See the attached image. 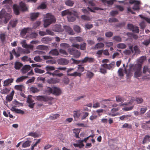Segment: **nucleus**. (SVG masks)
<instances>
[{
    "mask_svg": "<svg viewBox=\"0 0 150 150\" xmlns=\"http://www.w3.org/2000/svg\"><path fill=\"white\" fill-rule=\"evenodd\" d=\"M11 16L10 14L6 13L4 9H2L0 11V24H2L4 20L5 21V23H6Z\"/></svg>",
    "mask_w": 150,
    "mask_h": 150,
    "instance_id": "f257e3e1",
    "label": "nucleus"
},
{
    "mask_svg": "<svg viewBox=\"0 0 150 150\" xmlns=\"http://www.w3.org/2000/svg\"><path fill=\"white\" fill-rule=\"evenodd\" d=\"M46 18L44 20V27L46 28L50 25L56 21V19L54 16L50 13H47L45 16Z\"/></svg>",
    "mask_w": 150,
    "mask_h": 150,
    "instance_id": "f03ea898",
    "label": "nucleus"
},
{
    "mask_svg": "<svg viewBox=\"0 0 150 150\" xmlns=\"http://www.w3.org/2000/svg\"><path fill=\"white\" fill-rule=\"evenodd\" d=\"M19 5L20 6L16 4H14L13 7L14 13L16 15L19 14L20 8L23 11H26L27 9L25 4L23 2H21Z\"/></svg>",
    "mask_w": 150,
    "mask_h": 150,
    "instance_id": "7ed1b4c3",
    "label": "nucleus"
},
{
    "mask_svg": "<svg viewBox=\"0 0 150 150\" xmlns=\"http://www.w3.org/2000/svg\"><path fill=\"white\" fill-rule=\"evenodd\" d=\"M115 62H112L111 63L108 64L104 63L101 65L102 68H101L100 69V71L101 73L103 74H105L106 73V69L109 70L112 69L115 67Z\"/></svg>",
    "mask_w": 150,
    "mask_h": 150,
    "instance_id": "20e7f679",
    "label": "nucleus"
},
{
    "mask_svg": "<svg viewBox=\"0 0 150 150\" xmlns=\"http://www.w3.org/2000/svg\"><path fill=\"white\" fill-rule=\"evenodd\" d=\"M134 68L135 71L134 76L136 78L141 76L142 75L141 65L139 64H136Z\"/></svg>",
    "mask_w": 150,
    "mask_h": 150,
    "instance_id": "39448f33",
    "label": "nucleus"
},
{
    "mask_svg": "<svg viewBox=\"0 0 150 150\" xmlns=\"http://www.w3.org/2000/svg\"><path fill=\"white\" fill-rule=\"evenodd\" d=\"M53 99L52 97L45 95L38 96L36 97V100L40 101L47 102L49 101H52Z\"/></svg>",
    "mask_w": 150,
    "mask_h": 150,
    "instance_id": "423d86ee",
    "label": "nucleus"
},
{
    "mask_svg": "<svg viewBox=\"0 0 150 150\" xmlns=\"http://www.w3.org/2000/svg\"><path fill=\"white\" fill-rule=\"evenodd\" d=\"M68 49L70 54L73 55L75 58H78L80 56V52L77 49L74 48H69Z\"/></svg>",
    "mask_w": 150,
    "mask_h": 150,
    "instance_id": "0eeeda50",
    "label": "nucleus"
},
{
    "mask_svg": "<svg viewBox=\"0 0 150 150\" xmlns=\"http://www.w3.org/2000/svg\"><path fill=\"white\" fill-rule=\"evenodd\" d=\"M16 50L15 51L14 49H13L12 51V52L16 58L20 57L21 54H23V49L21 47H18L16 49Z\"/></svg>",
    "mask_w": 150,
    "mask_h": 150,
    "instance_id": "6e6552de",
    "label": "nucleus"
},
{
    "mask_svg": "<svg viewBox=\"0 0 150 150\" xmlns=\"http://www.w3.org/2000/svg\"><path fill=\"white\" fill-rule=\"evenodd\" d=\"M89 4V7H87V9L89 11H91L92 12H94L93 10H102L100 8L95 7V4L93 1H89L88 2Z\"/></svg>",
    "mask_w": 150,
    "mask_h": 150,
    "instance_id": "1a4fd4ad",
    "label": "nucleus"
},
{
    "mask_svg": "<svg viewBox=\"0 0 150 150\" xmlns=\"http://www.w3.org/2000/svg\"><path fill=\"white\" fill-rule=\"evenodd\" d=\"M86 43L83 42L80 45L78 44H73L71 45V46L72 47L76 48L77 49H79L80 48L81 50H86Z\"/></svg>",
    "mask_w": 150,
    "mask_h": 150,
    "instance_id": "9d476101",
    "label": "nucleus"
},
{
    "mask_svg": "<svg viewBox=\"0 0 150 150\" xmlns=\"http://www.w3.org/2000/svg\"><path fill=\"white\" fill-rule=\"evenodd\" d=\"M129 3L130 4H134L132 8V9L134 10H137L139 9V4L140 2L139 1L135 0H129Z\"/></svg>",
    "mask_w": 150,
    "mask_h": 150,
    "instance_id": "9b49d317",
    "label": "nucleus"
},
{
    "mask_svg": "<svg viewBox=\"0 0 150 150\" xmlns=\"http://www.w3.org/2000/svg\"><path fill=\"white\" fill-rule=\"evenodd\" d=\"M32 31V28H24L21 31V35L22 37L24 38L25 35L27 33H29Z\"/></svg>",
    "mask_w": 150,
    "mask_h": 150,
    "instance_id": "f8f14e48",
    "label": "nucleus"
},
{
    "mask_svg": "<svg viewBox=\"0 0 150 150\" xmlns=\"http://www.w3.org/2000/svg\"><path fill=\"white\" fill-rule=\"evenodd\" d=\"M53 31L57 32H61L63 31V29L62 28V26L60 25H55L52 28Z\"/></svg>",
    "mask_w": 150,
    "mask_h": 150,
    "instance_id": "ddd939ff",
    "label": "nucleus"
},
{
    "mask_svg": "<svg viewBox=\"0 0 150 150\" xmlns=\"http://www.w3.org/2000/svg\"><path fill=\"white\" fill-rule=\"evenodd\" d=\"M58 64L60 65H64L67 64L69 63V61L66 59L61 58L59 59L57 61Z\"/></svg>",
    "mask_w": 150,
    "mask_h": 150,
    "instance_id": "4468645a",
    "label": "nucleus"
},
{
    "mask_svg": "<svg viewBox=\"0 0 150 150\" xmlns=\"http://www.w3.org/2000/svg\"><path fill=\"white\" fill-rule=\"evenodd\" d=\"M95 61V59L93 57H86L84 59H82L81 61L82 63H85L88 62L89 63H92Z\"/></svg>",
    "mask_w": 150,
    "mask_h": 150,
    "instance_id": "2eb2a0df",
    "label": "nucleus"
},
{
    "mask_svg": "<svg viewBox=\"0 0 150 150\" xmlns=\"http://www.w3.org/2000/svg\"><path fill=\"white\" fill-rule=\"evenodd\" d=\"M43 94L50 95L51 94H52L53 87H47L43 90Z\"/></svg>",
    "mask_w": 150,
    "mask_h": 150,
    "instance_id": "dca6fc26",
    "label": "nucleus"
},
{
    "mask_svg": "<svg viewBox=\"0 0 150 150\" xmlns=\"http://www.w3.org/2000/svg\"><path fill=\"white\" fill-rule=\"evenodd\" d=\"M31 68V67L30 66L25 65L21 69V71L23 73L25 74L30 70Z\"/></svg>",
    "mask_w": 150,
    "mask_h": 150,
    "instance_id": "f3484780",
    "label": "nucleus"
},
{
    "mask_svg": "<svg viewBox=\"0 0 150 150\" xmlns=\"http://www.w3.org/2000/svg\"><path fill=\"white\" fill-rule=\"evenodd\" d=\"M102 2L105 5L108 6H111L114 3L115 0H101Z\"/></svg>",
    "mask_w": 150,
    "mask_h": 150,
    "instance_id": "a211bd4d",
    "label": "nucleus"
},
{
    "mask_svg": "<svg viewBox=\"0 0 150 150\" xmlns=\"http://www.w3.org/2000/svg\"><path fill=\"white\" fill-rule=\"evenodd\" d=\"M27 102L29 103V107L30 108H33V107L35 103H34V100L32 98L28 97Z\"/></svg>",
    "mask_w": 150,
    "mask_h": 150,
    "instance_id": "6ab92c4d",
    "label": "nucleus"
},
{
    "mask_svg": "<svg viewBox=\"0 0 150 150\" xmlns=\"http://www.w3.org/2000/svg\"><path fill=\"white\" fill-rule=\"evenodd\" d=\"M61 93V91L59 88L55 87H53V94L56 96H58Z\"/></svg>",
    "mask_w": 150,
    "mask_h": 150,
    "instance_id": "aec40b11",
    "label": "nucleus"
},
{
    "mask_svg": "<svg viewBox=\"0 0 150 150\" xmlns=\"http://www.w3.org/2000/svg\"><path fill=\"white\" fill-rule=\"evenodd\" d=\"M23 47L25 48H28L30 49H33V46L30 45H27L25 40H23L21 42Z\"/></svg>",
    "mask_w": 150,
    "mask_h": 150,
    "instance_id": "412c9836",
    "label": "nucleus"
},
{
    "mask_svg": "<svg viewBox=\"0 0 150 150\" xmlns=\"http://www.w3.org/2000/svg\"><path fill=\"white\" fill-rule=\"evenodd\" d=\"M119 109V108H112L111 110V111L112 112V113H108V115L112 117H114L117 115H118L117 113H114V112H115L118 111Z\"/></svg>",
    "mask_w": 150,
    "mask_h": 150,
    "instance_id": "4be33fe9",
    "label": "nucleus"
},
{
    "mask_svg": "<svg viewBox=\"0 0 150 150\" xmlns=\"http://www.w3.org/2000/svg\"><path fill=\"white\" fill-rule=\"evenodd\" d=\"M64 28L65 30L69 34L71 35H74V33L72 29L70 27L67 26H64Z\"/></svg>",
    "mask_w": 150,
    "mask_h": 150,
    "instance_id": "5701e85b",
    "label": "nucleus"
},
{
    "mask_svg": "<svg viewBox=\"0 0 150 150\" xmlns=\"http://www.w3.org/2000/svg\"><path fill=\"white\" fill-rule=\"evenodd\" d=\"M46 71H47V72L45 73L46 74H48L49 75H50V74L52 73L50 72L51 71L54 70L55 69L54 67L53 66H48L45 67Z\"/></svg>",
    "mask_w": 150,
    "mask_h": 150,
    "instance_id": "b1692460",
    "label": "nucleus"
},
{
    "mask_svg": "<svg viewBox=\"0 0 150 150\" xmlns=\"http://www.w3.org/2000/svg\"><path fill=\"white\" fill-rule=\"evenodd\" d=\"M11 111L13 112H14L18 114H23L25 113V112L22 110L20 109H18L15 108L14 107H12L11 109Z\"/></svg>",
    "mask_w": 150,
    "mask_h": 150,
    "instance_id": "393cba45",
    "label": "nucleus"
},
{
    "mask_svg": "<svg viewBox=\"0 0 150 150\" xmlns=\"http://www.w3.org/2000/svg\"><path fill=\"white\" fill-rule=\"evenodd\" d=\"M39 13H33L30 14V18L32 21H34L38 16Z\"/></svg>",
    "mask_w": 150,
    "mask_h": 150,
    "instance_id": "a878e982",
    "label": "nucleus"
},
{
    "mask_svg": "<svg viewBox=\"0 0 150 150\" xmlns=\"http://www.w3.org/2000/svg\"><path fill=\"white\" fill-rule=\"evenodd\" d=\"M50 55L57 56L59 55V53L58 50L56 49H54L51 50L49 52Z\"/></svg>",
    "mask_w": 150,
    "mask_h": 150,
    "instance_id": "bb28decb",
    "label": "nucleus"
},
{
    "mask_svg": "<svg viewBox=\"0 0 150 150\" xmlns=\"http://www.w3.org/2000/svg\"><path fill=\"white\" fill-rule=\"evenodd\" d=\"M52 40V38L50 37H45L41 39V41L43 43L47 44Z\"/></svg>",
    "mask_w": 150,
    "mask_h": 150,
    "instance_id": "cd10ccee",
    "label": "nucleus"
},
{
    "mask_svg": "<svg viewBox=\"0 0 150 150\" xmlns=\"http://www.w3.org/2000/svg\"><path fill=\"white\" fill-rule=\"evenodd\" d=\"M13 79H8L4 81L3 86H8L10 83H11L13 81Z\"/></svg>",
    "mask_w": 150,
    "mask_h": 150,
    "instance_id": "c85d7f7f",
    "label": "nucleus"
},
{
    "mask_svg": "<svg viewBox=\"0 0 150 150\" xmlns=\"http://www.w3.org/2000/svg\"><path fill=\"white\" fill-rule=\"evenodd\" d=\"M91 136L90 135L88 137L84 139L83 140H78V144L79 145V147L80 148H81L84 146V144L83 143V141H85V142H86V140L88 139V138Z\"/></svg>",
    "mask_w": 150,
    "mask_h": 150,
    "instance_id": "c756f323",
    "label": "nucleus"
},
{
    "mask_svg": "<svg viewBox=\"0 0 150 150\" xmlns=\"http://www.w3.org/2000/svg\"><path fill=\"white\" fill-rule=\"evenodd\" d=\"M104 44L102 42H99L96 44L94 47L95 49H101L103 48L104 46Z\"/></svg>",
    "mask_w": 150,
    "mask_h": 150,
    "instance_id": "7c9ffc66",
    "label": "nucleus"
},
{
    "mask_svg": "<svg viewBox=\"0 0 150 150\" xmlns=\"http://www.w3.org/2000/svg\"><path fill=\"white\" fill-rule=\"evenodd\" d=\"M67 18L68 21L70 22L74 21L76 19L75 16L71 13V14H70L67 16Z\"/></svg>",
    "mask_w": 150,
    "mask_h": 150,
    "instance_id": "2f4dec72",
    "label": "nucleus"
},
{
    "mask_svg": "<svg viewBox=\"0 0 150 150\" xmlns=\"http://www.w3.org/2000/svg\"><path fill=\"white\" fill-rule=\"evenodd\" d=\"M59 71L58 70L55 71L53 73H52L50 75H52L54 76H58L59 77H61L63 75L62 73H59Z\"/></svg>",
    "mask_w": 150,
    "mask_h": 150,
    "instance_id": "473e14b6",
    "label": "nucleus"
},
{
    "mask_svg": "<svg viewBox=\"0 0 150 150\" xmlns=\"http://www.w3.org/2000/svg\"><path fill=\"white\" fill-rule=\"evenodd\" d=\"M23 64L21 63L16 62L14 64V68L18 70L22 67Z\"/></svg>",
    "mask_w": 150,
    "mask_h": 150,
    "instance_id": "72a5a7b5",
    "label": "nucleus"
},
{
    "mask_svg": "<svg viewBox=\"0 0 150 150\" xmlns=\"http://www.w3.org/2000/svg\"><path fill=\"white\" fill-rule=\"evenodd\" d=\"M81 114V113L79 111H74L73 113V116L75 119H77L80 117Z\"/></svg>",
    "mask_w": 150,
    "mask_h": 150,
    "instance_id": "f704fd0d",
    "label": "nucleus"
},
{
    "mask_svg": "<svg viewBox=\"0 0 150 150\" xmlns=\"http://www.w3.org/2000/svg\"><path fill=\"white\" fill-rule=\"evenodd\" d=\"M74 3V1L71 0H67L65 1V4L66 5L70 7L72 6Z\"/></svg>",
    "mask_w": 150,
    "mask_h": 150,
    "instance_id": "c9c22d12",
    "label": "nucleus"
},
{
    "mask_svg": "<svg viewBox=\"0 0 150 150\" xmlns=\"http://www.w3.org/2000/svg\"><path fill=\"white\" fill-rule=\"evenodd\" d=\"M14 88L17 90L22 91L24 88V87L23 85H16L15 86Z\"/></svg>",
    "mask_w": 150,
    "mask_h": 150,
    "instance_id": "e433bc0d",
    "label": "nucleus"
},
{
    "mask_svg": "<svg viewBox=\"0 0 150 150\" xmlns=\"http://www.w3.org/2000/svg\"><path fill=\"white\" fill-rule=\"evenodd\" d=\"M30 91L33 93H37L39 92L40 90L36 87L32 86L30 88Z\"/></svg>",
    "mask_w": 150,
    "mask_h": 150,
    "instance_id": "4c0bfd02",
    "label": "nucleus"
},
{
    "mask_svg": "<svg viewBox=\"0 0 150 150\" xmlns=\"http://www.w3.org/2000/svg\"><path fill=\"white\" fill-rule=\"evenodd\" d=\"M28 77V76H21L17 78L16 79V81L17 83L22 82L26 78H27Z\"/></svg>",
    "mask_w": 150,
    "mask_h": 150,
    "instance_id": "58836bf2",
    "label": "nucleus"
},
{
    "mask_svg": "<svg viewBox=\"0 0 150 150\" xmlns=\"http://www.w3.org/2000/svg\"><path fill=\"white\" fill-rule=\"evenodd\" d=\"M129 48L130 50H125L123 52L124 53L127 55L129 54L131 52L133 53L134 52L132 49V47L130 46Z\"/></svg>",
    "mask_w": 150,
    "mask_h": 150,
    "instance_id": "ea45409f",
    "label": "nucleus"
},
{
    "mask_svg": "<svg viewBox=\"0 0 150 150\" xmlns=\"http://www.w3.org/2000/svg\"><path fill=\"white\" fill-rule=\"evenodd\" d=\"M31 142L29 140H27L24 142L22 145V146L23 148H26L29 147L30 145Z\"/></svg>",
    "mask_w": 150,
    "mask_h": 150,
    "instance_id": "a19ab883",
    "label": "nucleus"
},
{
    "mask_svg": "<svg viewBox=\"0 0 150 150\" xmlns=\"http://www.w3.org/2000/svg\"><path fill=\"white\" fill-rule=\"evenodd\" d=\"M67 75L71 76H80L81 74L77 72H75L71 74L68 73Z\"/></svg>",
    "mask_w": 150,
    "mask_h": 150,
    "instance_id": "79ce46f5",
    "label": "nucleus"
},
{
    "mask_svg": "<svg viewBox=\"0 0 150 150\" xmlns=\"http://www.w3.org/2000/svg\"><path fill=\"white\" fill-rule=\"evenodd\" d=\"M116 100L117 102H123L125 100L124 98L122 97L117 96L116 97Z\"/></svg>",
    "mask_w": 150,
    "mask_h": 150,
    "instance_id": "37998d69",
    "label": "nucleus"
},
{
    "mask_svg": "<svg viewBox=\"0 0 150 150\" xmlns=\"http://www.w3.org/2000/svg\"><path fill=\"white\" fill-rule=\"evenodd\" d=\"M62 16H63L67 15V16H69L70 14H71V12H70L68 10H66L65 11H63L62 12Z\"/></svg>",
    "mask_w": 150,
    "mask_h": 150,
    "instance_id": "c03bdc74",
    "label": "nucleus"
},
{
    "mask_svg": "<svg viewBox=\"0 0 150 150\" xmlns=\"http://www.w3.org/2000/svg\"><path fill=\"white\" fill-rule=\"evenodd\" d=\"M59 115L57 114L51 115L50 117V118L51 120L56 119L59 117Z\"/></svg>",
    "mask_w": 150,
    "mask_h": 150,
    "instance_id": "a18cd8bd",
    "label": "nucleus"
},
{
    "mask_svg": "<svg viewBox=\"0 0 150 150\" xmlns=\"http://www.w3.org/2000/svg\"><path fill=\"white\" fill-rule=\"evenodd\" d=\"M60 46L61 47L64 49L68 48L69 47V44L64 43H63L60 44Z\"/></svg>",
    "mask_w": 150,
    "mask_h": 150,
    "instance_id": "49530a36",
    "label": "nucleus"
},
{
    "mask_svg": "<svg viewBox=\"0 0 150 150\" xmlns=\"http://www.w3.org/2000/svg\"><path fill=\"white\" fill-rule=\"evenodd\" d=\"M17 23V20L11 21L10 22L9 24L12 27H14L16 26Z\"/></svg>",
    "mask_w": 150,
    "mask_h": 150,
    "instance_id": "de8ad7c7",
    "label": "nucleus"
},
{
    "mask_svg": "<svg viewBox=\"0 0 150 150\" xmlns=\"http://www.w3.org/2000/svg\"><path fill=\"white\" fill-rule=\"evenodd\" d=\"M74 40L75 42H80L83 41V38L81 37H76L74 38Z\"/></svg>",
    "mask_w": 150,
    "mask_h": 150,
    "instance_id": "09e8293b",
    "label": "nucleus"
},
{
    "mask_svg": "<svg viewBox=\"0 0 150 150\" xmlns=\"http://www.w3.org/2000/svg\"><path fill=\"white\" fill-rule=\"evenodd\" d=\"M147 110V108L146 107H142L141 108L140 111V114L143 115L144 114Z\"/></svg>",
    "mask_w": 150,
    "mask_h": 150,
    "instance_id": "8fccbe9b",
    "label": "nucleus"
},
{
    "mask_svg": "<svg viewBox=\"0 0 150 150\" xmlns=\"http://www.w3.org/2000/svg\"><path fill=\"white\" fill-rule=\"evenodd\" d=\"M10 90L7 88H5L1 90L0 92L2 94H6L9 93Z\"/></svg>",
    "mask_w": 150,
    "mask_h": 150,
    "instance_id": "3c124183",
    "label": "nucleus"
},
{
    "mask_svg": "<svg viewBox=\"0 0 150 150\" xmlns=\"http://www.w3.org/2000/svg\"><path fill=\"white\" fill-rule=\"evenodd\" d=\"M34 70L35 72L37 73L41 74L45 72L44 70H42L38 68H36Z\"/></svg>",
    "mask_w": 150,
    "mask_h": 150,
    "instance_id": "603ef678",
    "label": "nucleus"
},
{
    "mask_svg": "<svg viewBox=\"0 0 150 150\" xmlns=\"http://www.w3.org/2000/svg\"><path fill=\"white\" fill-rule=\"evenodd\" d=\"M113 40L117 42H120L122 41V39L119 36H114L113 38Z\"/></svg>",
    "mask_w": 150,
    "mask_h": 150,
    "instance_id": "864d4df0",
    "label": "nucleus"
},
{
    "mask_svg": "<svg viewBox=\"0 0 150 150\" xmlns=\"http://www.w3.org/2000/svg\"><path fill=\"white\" fill-rule=\"evenodd\" d=\"M21 60L23 62H28L31 59L29 57H28L25 56H24L21 58Z\"/></svg>",
    "mask_w": 150,
    "mask_h": 150,
    "instance_id": "5fc2aeb1",
    "label": "nucleus"
},
{
    "mask_svg": "<svg viewBox=\"0 0 150 150\" xmlns=\"http://www.w3.org/2000/svg\"><path fill=\"white\" fill-rule=\"evenodd\" d=\"M117 46V48L121 49H124L126 47L125 45L122 43H120L118 44Z\"/></svg>",
    "mask_w": 150,
    "mask_h": 150,
    "instance_id": "6e6d98bb",
    "label": "nucleus"
},
{
    "mask_svg": "<svg viewBox=\"0 0 150 150\" xmlns=\"http://www.w3.org/2000/svg\"><path fill=\"white\" fill-rule=\"evenodd\" d=\"M135 101L136 102L137 104H140L143 102V99L139 97H137L135 99Z\"/></svg>",
    "mask_w": 150,
    "mask_h": 150,
    "instance_id": "4d7b16f0",
    "label": "nucleus"
},
{
    "mask_svg": "<svg viewBox=\"0 0 150 150\" xmlns=\"http://www.w3.org/2000/svg\"><path fill=\"white\" fill-rule=\"evenodd\" d=\"M74 30L75 31L78 33H79L81 32V28L78 25H76L74 27Z\"/></svg>",
    "mask_w": 150,
    "mask_h": 150,
    "instance_id": "13d9d810",
    "label": "nucleus"
},
{
    "mask_svg": "<svg viewBox=\"0 0 150 150\" xmlns=\"http://www.w3.org/2000/svg\"><path fill=\"white\" fill-rule=\"evenodd\" d=\"M74 133H75L76 137L79 138V135L80 132V130L78 129H74L73 130Z\"/></svg>",
    "mask_w": 150,
    "mask_h": 150,
    "instance_id": "bf43d9fd",
    "label": "nucleus"
},
{
    "mask_svg": "<svg viewBox=\"0 0 150 150\" xmlns=\"http://www.w3.org/2000/svg\"><path fill=\"white\" fill-rule=\"evenodd\" d=\"M25 49H23V53L24 54H28L30 52V50H33V49H30L28 48H25Z\"/></svg>",
    "mask_w": 150,
    "mask_h": 150,
    "instance_id": "052dcab7",
    "label": "nucleus"
},
{
    "mask_svg": "<svg viewBox=\"0 0 150 150\" xmlns=\"http://www.w3.org/2000/svg\"><path fill=\"white\" fill-rule=\"evenodd\" d=\"M134 50L133 52H134L135 53H139L140 52V50L139 47L137 46H135L133 47Z\"/></svg>",
    "mask_w": 150,
    "mask_h": 150,
    "instance_id": "680f3d73",
    "label": "nucleus"
},
{
    "mask_svg": "<svg viewBox=\"0 0 150 150\" xmlns=\"http://www.w3.org/2000/svg\"><path fill=\"white\" fill-rule=\"evenodd\" d=\"M146 22L144 21H142L139 24V25L141 28L143 30L146 27Z\"/></svg>",
    "mask_w": 150,
    "mask_h": 150,
    "instance_id": "e2e57ef3",
    "label": "nucleus"
},
{
    "mask_svg": "<svg viewBox=\"0 0 150 150\" xmlns=\"http://www.w3.org/2000/svg\"><path fill=\"white\" fill-rule=\"evenodd\" d=\"M93 73L89 71H88L86 74L87 76L89 79L91 78L93 76Z\"/></svg>",
    "mask_w": 150,
    "mask_h": 150,
    "instance_id": "0e129e2a",
    "label": "nucleus"
},
{
    "mask_svg": "<svg viewBox=\"0 0 150 150\" xmlns=\"http://www.w3.org/2000/svg\"><path fill=\"white\" fill-rule=\"evenodd\" d=\"M13 96L10 94L8 95L6 98V100L8 101H11L13 98Z\"/></svg>",
    "mask_w": 150,
    "mask_h": 150,
    "instance_id": "69168bd1",
    "label": "nucleus"
},
{
    "mask_svg": "<svg viewBox=\"0 0 150 150\" xmlns=\"http://www.w3.org/2000/svg\"><path fill=\"white\" fill-rule=\"evenodd\" d=\"M46 6L44 3H42L38 7L37 9H44L46 8Z\"/></svg>",
    "mask_w": 150,
    "mask_h": 150,
    "instance_id": "338daca9",
    "label": "nucleus"
},
{
    "mask_svg": "<svg viewBox=\"0 0 150 150\" xmlns=\"http://www.w3.org/2000/svg\"><path fill=\"white\" fill-rule=\"evenodd\" d=\"M78 69L77 70L78 71L80 72H83L84 70V68L82 66L79 65H78Z\"/></svg>",
    "mask_w": 150,
    "mask_h": 150,
    "instance_id": "774afa93",
    "label": "nucleus"
}]
</instances>
